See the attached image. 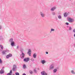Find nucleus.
Listing matches in <instances>:
<instances>
[{"mask_svg":"<svg viewBox=\"0 0 75 75\" xmlns=\"http://www.w3.org/2000/svg\"><path fill=\"white\" fill-rule=\"evenodd\" d=\"M1 38H2V37L0 36V40H1Z\"/></svg>","mask_w":75,"mask_h":75,"instance_id":"72a5a7b5","label":"nucleus"},{"mask_svg":"<svg viewBox=\"0 0 75 75\" xmlns=\"http://www.w3.org/2000/svg\"><path fill=\"white\" fill-rule=\"evenodd\" d=\"M33 56L34 58H36V57H37V55H36L35 53H34L33 54Z\"/></svg>","mask_w":75,"mask_h":75,"instance_id":"a211bd4d","label":"nucleus"},{"mask_svg":"<svg viewBox=\"0 0 75 75\" xmlns=\"http://www.w3.org/2000/svg\"><path fill=\"white\" fill-rule=\"evenodd\" d=\"M31 60L33 62H34V59H31Z\"/></svg>","mask_w":75,"mask_h":75,"instance_id":"c85d7f7f","label":"nucleus"},{"mask_svg":"<svg viewBox=\"0 0 75 75\" xmlns=\"http://www.w3.org/2000/svg\"><path fill=\"white\" fill-rule=\"evenodd\" d=\"M4 70L3 69H1L0 71V73L1 74H4Z\"/></svg>","mask_w":75,"mask_h":75,"instance_id":"2eb2a0df","label":"nucleus"},{"mask_svg":"<svg viewBox=\"0 0 75 75\" xmlns=\"http://www.w3.org/2000/svg\"><path fill=\"white\" fill-rule=\"evenodd\" d=\"M13 42V38H11L9 40V42H11H11Z\"/></svg>","mask_w":75,"mask_h":75,"instance_id":"6ab92c4d","label":"nucleus"},{"mask_svg":"<svg viewBox=\"0 0 75 75\" xmlns=\"http://www.w3.org/2000/svg\"><path fill=\"white\" fill-rule=\"evenodd\" d=\"M11 45L12 47H13L15 45V44L14 43V42H13L11 43Z\"/></svg>","mask_w":75,"mask_h":75,"instance_id":"ddd939ff","label":"nucleus"},{"mask_svg":"<svg viewBox=\"0 0 75 75\" xmlns=\"http://www.w3.org/2000/svg\"><path fill=\"white\" fill-rule=\"evenodd\" d=\"M46 54H48V52H46Z\"/></svg>","mask_w":75,"mask_h":75,"instance_id":"e433bc0d","label":"nucleus"},{"mask_svg":"<svg viewBox=\"0 0 75 75\" xmlns=\"http://www.w3.org/2000/svg\"><path fill=\"white\" fill-rule=\"evenodd\" d=\"M17 49H18L19 48V46H17Z\"/></svg>","mask_w":75,"mask_h":75,"instance_id":"2f4dec72","label":"nucleus"},{"mask_svg":"<svg viewBox=\"0 0 75 75\" xmlns=\"http://www.w3.org/2000/svg\"><path fill=\"white\" fill-rule=\"evenodd\" d=\"M4 67H2V69H4Z\"/></svg>","mask_w":75,"mask_h":75,"instance_id":"4c0bfd02","label":"nucleus"},{"mask_svg":"<svg viewBox=\"0 0 75 75\" xmlns=\"http://www.w3.org/2000/svg\"><path fill=\"white\" fill-rule=\"evenodd\" d=\"M73 33H75V29L73 30Z\"/></svg>","mask_w":75,"mask_h":75,"instance_id":"7c9ffc66","label":"nucleus"},{"mask_svg":"<svg viewBox=\"0 0 75 75\" xmlns=\"http://www.w3.org/2000/svg\"><path fill=\"white\" fill-rule=\"evenodd\" d=\"M1 28H2V27L0 25V30H1Z\"/></svg>","mask_w":75,"mask_h":75,"instance_id":"473e14b6","label":"nucleus"},{"mask_svg":"<svg viewBox=\"0 0 75 75\" xmlns=\"http://www.w3.org/2000/svg\"><path fill=\"white\" fill-rule=\"evenodd\" d=\"M22 75H26V74H25V73H23V74Z\"/></svg>","mask_w":75,"mask_h":75,"instance_id":"c9c22d12","label":"nucleus"},{"mask_svg":"<svg viewBox=\"0 0 75 75\" xmlns=\"http://www.w3.org/2000/svg\"><path fill=\"white\" fill-rule=\"evenodd\" d=\"M69 14V13L68 12V13H67V12H65L64 13V17H67V16Z\"/></svg>","mask_w":75,"mask_h":75,"instance_id":"1a4fd4ad","label":"nucleus"},{"mask_svg":"<svg viewBox=\"0 0 75 75\" xmlns=\"http://www.w3.org/2000/svg\"><path fill=\"white\" fill-rule=\"evenodd\" d=\"M0 47L1 49V50H3V48H4V47H3V45H0Z\"/></svg>","mask_w":75,"mask_h":75,"instance_id":"5701e85b","label":"nucleus"},{"mask_svg":"<svg viewBox=\"0 0 75 75\" xmlns=\"http://www.w3.org/2000/svg\"><path fill=\"white\" fill-rule=\"evenodd\" d=\"M34 71L35 72H37V71L36 70H34Z\"/></svg>","mask_w":75,"mask_h":75,"instance_id":"58836bf2","label":"nucleus"},{"mask_svg":"<svg viewBox=\"0 0 75 75\" xmlns=\"http://www.w3.org/2000/svg\"><path fill=\"white\" fill-rule=\"evenodd\" d=\"M17 68V66H16V65L14 64L13 65V68L12 69V70L13 71H16V69Z\"/></svg>","mask_w":75,"mask_h":75,"instance_id":"20e7f679","label":"nucleus"},{"mask_svg":"<svg viewBox=\"0 0 75 75\" xmlns=\"http://www.w3.org/2000/svg\"><path fill=\"white\" fill-rule=\"evenodd\" d=\"M3 63V62H2V60L0 58V64H2Z\"/></svg>","mask_w":75,"mask_h":75,"instance_id":"393cba45","label":"nucleus"},{"mask_svg":"<svg viewBox=\"0 0 75 75\" xmlns=\"http://www.w3.org/2000/svg\"><path fill=\"white\" fill-rule=\"evenodd\" d=\"M69 0V1H71V0Z\"/></svg>","mask_w":75,"mask_h":75,"instance_id":"a19ab883","label":"nucleus"},{"mask_svg":"<svg viewBox=\"0 0 75 75\" xmlns=\"http://www.w3.org/2000/svg\"><path fill=\"white\" fill-rule=\"evenodd\" d=\"M11 73H12V71L11 70L10 73L7 74V75H11Z\"/></svg>","mask_w":75,"mask_h":75,"instance_id":"aec40b11","label":"nucleus"},{"mask_svg":"<svg viewBox=\"0 0 75 75\" xmlns=\"http://www.w3.org/2000/svg\"><path fill=\"white\" fill-rule=\"evenodd\" d=\"M27 54L29 56H31V49H29Z\"/></svg>","mask_w":75,"mask_h":75,"instance_id":"7ed1b4c3","label":"nucleus"},{"mask_svg":"<svg viewBox=\"0 0 75 75\" xmlns=\"http://www.w3.org/2000/svg\"><path fill=\"white\" fill-rule=\"evenodd\" d=\"M66 24L67 25H68V24H69V23H66Z\"/></svg>","mask_w":75,"mask_h":75,"instance_id":"f704fd0d","label":"nucleus"},{"mask_svg":"<svg viewBox=\"0 0 75 75\" xmlns=\"http://www.w3.org/2000/svg\"><path fill=\"white\" fill-rule=\"evenodd\" d=\"M52 14L53 16H55L56 15V13L54 12H52Z\"/></svg>","mask_w":75,"mask_h":75,"instance_id":"412c9836","label":"nucleus"},{"mask_svg":"<svg viewBox=\"0 0 75 75\" xmlns=\"http://www.w3.org/2000/svg\"><path fill=\"white\" fill-rule=\"evenodd\" d=\"M15 74L16 75H20V74H19V73L18 72H16L15 73Z\"/></svg>","mask_w":75,"mask_h":75,"instance_id":"bb28decb","label":"nucleus"},{"mask_svg":"<svg viewBox=\"0 0 75 75\" xmlns=\"http://www.w3.org/2000/svg\"><path fill=\"white\" fill-rule=\"evenodd\" d=\"M57 72V69H54L53 71V73H56Z\"/></svg>","mask_w":75,"mask_h":75,"instance_id":"dca6fc26","label":"nucleus"},{"mask_svg":"<svg viewBox=\"0 0 75 75\" xmlns=\"http://www.w3.org/2000/svg\"><path fill=\"white\" fill-rule=\"evenodd\" d=\"M55 9H56V7H53L51 8V11H54V10H55Z\"/></svg>","mask_w":75,"mask_h":75,"instance_id":"9b49d317","label":"nucleus"},{"mask_svg":"<svg viewBox=\"0 0 75 75\" xmlns=\"http://www.w3.org/2000/svg\"><path fill=\"white\" fill-rule=\"evenodd\" d=\"M7 51H8V50H3L2 52V55H6V52H7Z\"/></svg>","mask_w":75,"mask_h":75,"instance_id":"f257e3e1","label":"nucleus"},{"mask_svg":"<svg viewBox=\"0 0 75 75\" xmlns=\"http://www.w3.org/2000/svg\"><path fill=\"white\" fill-rule=\"evenodd\" d=\"M41 74L42 75H47V74L45 73V71H42L41 72Z\"/></svg>","mask_w":75,"mask_h":75,"instance_id":"f8f14e48","label":"nucleus"},{"mask_svg":"<svg viewBox=\"0 0 75 75\" xmlns=\"http://www.w3.org/2000/svg\"><path fill=\"white\" fill-rule=\"evenodd\" d=\"M12 57V54H11V53H9L8 54V55L6 56V58L8 59V58H9V57Z\"/></svg>","mask_w":75,"mask_h":75,"instance_id":"6e6552de","label":"nucleus"},{"mask_svg":"<svg viewBox=\"0 0 75 75\" xmlns=\"http://www.w3.org/2000/svg\"><path fill=\"white\" fill-rule=\"evenodd\" d=\"M71 73L72 74H73V75H75V72L74 71V70H71Z\"/></svg>","mask_w":75,"mask_h":75,"instance_id":"f3484780","label":"nucleus"},{"mask_svg":"<svg viewBox=\"0 0 75 75\" xmlns=\"http://www.w3.org/2000/svg\"><path fill=\"white\" fill-rule=\"evenodd\" d=\"M29 60H30V58H26L24 59L23 61H24V62H28V61Z\"/></svg>","mask_w":75,"mask_h":75,"instance_id":"39448f33","label":"nucleus"},{"mask_svg":"<svg viewBox=\"0 0 75 75\" xmlns=\"http://www.w3.org/2000/svg\"><path fill=\"white\" fill-rule=\"evenodd\" d=\"M41 62L42 63V64H44L46 62L45 60H42L41 61Z\"/></svg>","mask_w":75,"mask_h":75,"instance_id":"4468645a","label":"nucleus"},{"mask_svg":"<svg viewBox=\"0 0 75 75\" xmlns=\"http://www.w3.org/2000/svg\"><path fill=\"white\" fill-rule=\"evenodd\" d=\"M69 30H72V28H71V27H69Z\"/></svg>","mask_w":75,"mask_h":75,"instance_id":"cd10ccee","label":"nucleus"},{"mask_svg":"<svg viewBox=\"0 0 75 75\" xmlns=\"http://www.w3.org/2000/svg\"><path fill=\"white\" fill-rule=\"evenodd\" d=\"M23 67L24 69H25V68H26V66L24 64L23 66Z\"/></svg>","mask_w":75,"mask_h":75,"instance_id":"b1692460","label":"nucleus"},{"mask_svg":"<svg viewBox=\"0 0 75 75\" xmlns=\"http://www.w3.org/2000/svg\"><path fill=\"white\" fill-rule=\"evenodd\" d=\"M74 36L75 37V33L74 34Z\"/></svg>","mask_w":75,"mask_h":75,"instance_id":"ea45409f","label":"nucleus"},{"mask_svg":"<svg viewBox=\"0 0 75 75\" xmlns=\"http://www.w3.org/2000/svg\"><path fill=\"white\" fill-rule=\"evenodd\" d=\"M52 31H51V30L50 31V33H51V32H52Z\"/></svg>","mask_w":75,"mask_h":75,"instance_id":"79ce46f5","label":"nucleus"},{"mask_svg":"<svg viewBox=\"0 0 75 75\" xmlns=\"http://www.w3.org/2000/svg\"><path fill=\"white\" fill-rule=\"evenodd\" d=\"M22 52V54L21 55V58L22 59H23L24 58V57H25V54L23 53V52Z\"/></svg>","mask_w":75,"mask_h":75,"instance_id":"423d86ee","label":"nucleus"},{"mask_svg":"<svg viewBox=\"0 0 75 75\" xmlns=\"http://www.w3.org/2000/svg\"><path fill=\"white\" fill-rule=\"evenodd\" d=\"M54 31V29L52 28L51 29V31Z\"/></svg>","mask_w":75,"mask_h":75,"instance_id":"c756f323","label":"nucleus"},{"mask_svg":"<svg viewBox=\"0 0 75 75\" xmlns=\"http://www.w3.org/2000/svg\"><path fill=\"white\" fill-rule=\"evenodd\" d=\"M40 15L41 17L43 18H44L45 17V14L41 12L40 13Z\"/></svg>","mask_w":75,"mask_h":75,"instance_id":"0eeeda50","label":"nucleus"},{"mask_svg":"<svg viewBox=\"0 0 75 75\" xmlns=\"http://www.w3.org/2000/svg\"><path fill=\"white\" fill-rule=\"evenodd\" d=\"M68 20L70 23H72L74 21V20L71 18H69Z\"/></svg>","mask_w":75,"mask_h":75,"instance_id":"f03ea898","label":"nucleus"},{"mask_svg":"<svg viewBox=\"0 0 75 75\" xmlns=\"http://www.w3.org/2000/svg\"><path fill=\"white\" fill-rule=\"evenodd\" d=\"M54 64H52L50 67V69H54Z\"/></svg>","mask_w":75,"mask_h":75,"instance_id":"9d476101","label":"nucleus"},{"mask_svg":"<svg viewBox=\"0 0 75 75\" xmlns=\"http://www.w3.org/2000/svg\"><path fill=\"white\" fill-rule=\"evenodd\" d=\"M58 18L59 19H61L62 18V16L61 15H59L58 16Z\"/></svg>","mask_w":75,"mask_h":75,"instance_id":"4be33fe9","label":"nucleus"},{"mask_svg":"<svg viewBox=\"0 0 75 75\" xmlns=\"http://www.w3.org/2000/svg\"><path fill=\"white\" fill-rule=\"evenodd\" d=\"M29 72H30V74H33V71H32L31 70H30L29 71Z\"/></svg>","mask_w":75,"mask_h":75,"instance_id":"a878e982","label":"nucleus"}]
</instances>
